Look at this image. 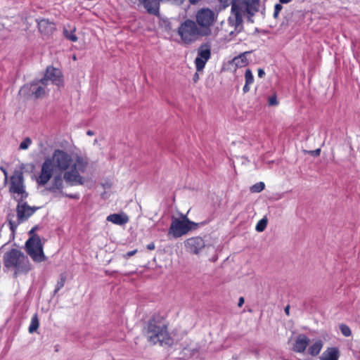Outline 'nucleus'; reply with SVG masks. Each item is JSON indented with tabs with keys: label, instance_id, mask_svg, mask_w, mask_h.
<instances>
[{
	"label": "nucleus",
	"instance_id": "nucleus-32",
	"mask_svg": "<svg viewBox=\"0 0 360 360\" xmlns=\"http://www.w3.org/2000/svg\"><path fill=\"white\" fill-rule=\"evenodd\" d=\"M278 104L276 96H273L269 98V105H276Z\"/></svg>",
	"mask_w": 360,
	"mask_h": 360
},
{
	"label": "nucleus",
	"instance_id": "nucleus-10",
	"mask_svg": "<svg viewBox=\"0 0 360 360\" xmlns=\"http://www.w3.org/2000/svg\"><path fill=\"white\" fill-rule=\"evenodd\" d=\"M211 57V46L209 43L202 44L197 51V57L195 59V65L198 72H202L206 63Z\"/></svg>",
	"mask_w": 360,
	"mask_h": 360
},
{
	"label": "nucleus",
	"instance_id": "nucleus-44",
	"mask_svg": "<svg viewBox=\"0 0 360 360\" xmlns=\"http://www.w3.org/2000/svg\"><path fill=\"white\" fill-rule=\"evenodd\" d=\"M200 0H189V2L191 4H197L198 2H199Z\"/></svg>",
	"mask_w": 360,
	"mask_h": 360
},
{
	"label": "nucleus",
	"instance_id": "nucleus-19",
	"mask_svg": "<svg viewBox=\"0 0 360 360\" xmlns=\"http://www.w3.org/2000/svg\"><path fill=\"white\" fill-rule=\"evenodd\" d=\"M251 51H245L238 56L234 57L231 61L232 65L236 68H243L248 64L247 56L250 55Z\"/></svg>",
	"mask_w": 360,
	"mask_h": 360
},
{
	"label": "nucleus",
	"instance_id": "nucleus-13",
	"mask_svg": "<svg viewBox=\"0 0 360 360\" xmlns=\"http://www.w3.org/2000/svg\"><path fill=\"white\" fill-rule=\"evenodd\" d=\"M38 209V207H30L26 202H19L16 207L18 221L22 222L27 220Z\"/></svg>",
	"mask_w": 360,
	"mask_h": 360
},
{
	"label": "nucleus",
	"instance_id": "nucleus-3",
	"mask_svg": "<svg viewBox=\"0 0 360 360\" xmlns=\"http://www.w3.org/2000/svg\"><path fill=\"white\" fill-rule=\"evenodd\" d=\"M144 335L151 344H169L170 336L167 326L160 318H151L144 328Z\"/></svg>",
	"mask_w": 360,
	"mask_h": 360
},
{
	"label": "nucleus",
	"instance_id": "nucleus-5",
	"mask_svg": "<svg viewBox=\"0 0 360 360\" xmlns=\"http://www.w3.org/2000/svg\"><path fill=\"white\" fill-rule=\"evenodd\" d=\"M181 39L186 44L195 41L200 37H205L211 33L203 32L198 25L191 20H187L184 22L178 30Z\"/></svg>",
	"mask_w": 360,
	"mask_h": 360
},
{
	"label": "nucleus",
	"instance_id": "nucleus-30",
	"mask_svg": "<svg viewBox=\"0 0 360 360\" xmlns=\"http://www.w3.org/2000/svg\"><path fill=\"white\" fill-rule=\"evenodd\" d=\"M283 8V6H281V4H276L274 6V17L275 18H277L278 15H279V13L281 12V11L282 10Z\"/></svg>",
	"mask_w": 360,
	"mask_h": 360
},
{
	"label": "nucleus",
	"instance_id": "nucleus-42",
	"mask_svg": "<svg viewBox=\"0 0 360 360\" xmlns=\"http://www.w3.org/2000/svg\"><path fill=\"white\" fill-rule=\"evenodd\" d=\"M221 4H224V6L226 7L229 4V0H219Z\"/></svg>",
	"mask_w": 360,
	"mask_h": 360
},
{
	"label": "nucleus",
	"instance_id": "nucleus-20",
	"mask_svg": "<svg viewBox=\"0 0 360 360\" xmlns=\"http://www.w3.org/2000/svg\"><path fill=\"white\" fill-rule=\"evenodd\" d=\"M143 6L148 13L157 14L159 10V2L158 0H143Z\"/></svg>",
	"mask_w": 360,
	"mask_h": 360
},
{
	"label": "nucleus",
	"instance_id": "nucleus-22",
	"mask_svg": "<svg viewBox=\"0 0 360 360\" xmlns=\"http://www.w3.org/2000/svg\"><path fill=\"white\" fill-rule=\"evenodd\" d=\"M323 347V342L321 340L316 341L309 348V352L312 356H316L319 354Z\"/></svg>",
	"mask_w": 360,
	"mask_h": 360
},
{
	"label": "nucleus",
	"instance_id": "nucleus-18",
	"mask_svg": "<svg viewBox=\"0 0 360 360\" xmlns=\"http://www.w3.org/2000/svg\"><path fill=\"white\" fill-rule=\"evenodd\" d=\"M37 24L39 31L46 34L52 33L55 30L54 24L46 19L39 20Z\"/></svg>",
	"mask_w": 360,
	"mask_h": 360
},
{
	"label": "nucleus",
	"instance_id": "nucleus-21",
	"mask_svg": "<svg viewBox=\"0 0 360 360\" xmlns=\"http://www.w3.org/2000/svg\"><path fill=\"white\" fill-rule=\"evenodd\" d=\"M76 28L75 27H70V25L65 26L63 27V34L66 39L71 41H77V37L75 34Z\"/></svg>",
	"mask_w": 360,
	"mask_h": 360
},
{
	"label": "nucleus",
	"instance_id": "nucleus-6",
	"mask_svg": "<svg viewBox=\"0 0 360 360\" xmlns=\"http://www.w3.org/2000/svg\"><path fill=\"white\" fill-rule=\"evenodd\" d=\"M198 226V224L190 221L186 216H184L182 219L175 218L172 221L168 234L177 238L193 229H196Z\"/></svg>",
	"mask_w": 360,
	"mask_h": 360
},
{
	"label": "nucleus",
	"instance_id": "nucleus-43",
	"mask_svg": "<svg viewBox=\"0 0 360 360\" xmlns=\"http://www.w3.org/2000/svg\"><path fill=\"white\" fill-rule=\"evenodd\" d=\"M292 0H279L281 4H288L291 2Z\"/></svg>",
	"mask_w": 360,
	"mask_h": 360
},
{
	"label": "nucleus",
	"instance_id": "nucleus-41",
	"mask_svg": "<svg viewBox=\"0 0 360 360\" xmlns=\"http://www.w3.org/2000/svg\"><path fill=\"white\" fill-rule=\"evenodd\" d=\"M285 313L286 314L287 316H289L290 315V305H287L285 307Z\"/></svg>",
	"mask_w": 360,
	"mask_h": 360
},
{
	"label": "nucleus",
	"instance_id": "nucleus-36",
	"mask_svg": "<svg viewBox=\"0 0 360 360\" xmlns=\"http://www.w3.org/2000/svg\"><path fill=\"white\" fill-rule=\"evenodd\" d=\"M265 75V72L263 69L259 68L258 69V77L260 78H263Z\"/></svg>",
	"mask_w": 360,
	"mask_h": 360
},
{
	"label": "nucleus",
	"instance_id": "nucleus-29",
	"mask_svg": "<svg viewBox=\"0 0 360 360\" xmlns=\"http://www.w3.org/2000/svg\"><path fill=\"white\" fill-rule=\"evenodd\" d=\"M32 141L30 138H25L20 144V149L26 150L30 146Z\"/></svg>",
	"mask_w": 360,
	"mask_h": 360
},
{
	"label": "nucleus",
	"instance_id": "nucleus-7",
	"mask_svg": "<svg viewBox=\"0 0 360 360\" xmlns=\"http://www.w3.org/2000/svg\"><path fill=\"white\" fill-rule=\"evenodd\" d=\"M27 254L36 262H41L46 259L43 252V245L38 235H33L25 243Z\"/></svg>",
	"mask_w": 360,
	"mask_h": 360
},
{
	"label": "nucleus",
	"instance_id": "nucleus-28",
	"mask_svg": "<svg viewBox=\"0 0 360 360\" xmlns=\"http://www.w3.org/2000/svg\"><path fill=\"white\" fill-rule=\"evenodd\" d=\"M340 329L342 335L345 337H349L352 334L350 328L347 325L341 324L340 326Z\"/></svg>",
	"mask_w": 360,
	"mask_h": 360
},
{
	"label": "nucleus",
	"instance_id": "nucleus-31",
	"mask_svg": "<svg viewBox=\"0 0 360 360\" xmlns=\"http://www.w3.org/2000/svg\"><path fill=\"white\" fill-rule=\"evenodd\" d=\"M8 223L10 225V229L12 231H14L15 229L17 228L18 225L20 223L19 221H18V223H15L11 220V218H8Z\"/></svg>",
	"mask_w": 360,
	"mask_h": 360
},
{
	"label": "nucleus",
	"instance_id": "nucleus-46",
	"mask_svg": "<svg viewBox=\"0 0 360 360\" xmlns=\"http://www.w3.org/2000/svg\"><path fill=\"white\" fill-rule=\"evenodd\" d=\"M37 227L34 226L30 231V234H32L37 230Z\"/></svg>",
	"mask_w": 360,
	"mask_h": 360
},
{
	"label": "nucleus",
	"instance_id": "nucleus-2",
	"mask_svg": "<svg viewBox=\"0 0 360 360\" xmlns=\"http://www.w3.org/2000/svg\"><path fill=\"white\" fill-rule=\"evenodd\" d=\"M259 6V0H233L231 15L226 22L221 24L222 30L231 37L236 36L243 29V15H254Z\"/></svg>",
	"mask_w": 360,
	"mask_h": 360
},
{
	"label": "nucleus",
	"instance_id": "nucleus-15",
	"mask_svg": "<svg viewBox=\"0 0 360 360\" xmlns=\"http://www.w3.org/2000/svg\"><path fill=\"white\" fill-rule=\"evenodd\" d=\"M309 343V339L303 334L299 335L293 346V350L297 352H303Z\"/></svg>",
	"mask_w": 360,
	"mask_h": 360
},
{
	"label": "nucleus",
	"instance_id": "nucleus-35",
	"mask_svg": "<svg viewBox=\"0 0 360 360\" xmlns=\"http://www.w3.org/2000/svg\"><path fill=\"white\" fill-rule=\"evenodd\" d=\"M136 252V250H132V251H129L125 255H124V257L127 258V257H130L133 255H134Z\"/></svg>",
	"mask_w": 360,
	"mask_h": 360
},
{
	"label": "nucleus",
	"instance_id": "nucleus-9",
	"mask_svg": "<svg viewBox=\"0 0 360 360\" xmlns=\"http://www.w3.org/2000/svg\"><path fill=\"white\" fill-rule=\"evenodd\" d=\"M23 173L21 170H15L10 179L9 191L20 195V201L28 196L24 186Z\"/></svg>",
	"mask_w": 360,
	"mask_h": 360
},
{
	"label": "nucleus",
	"instance_id": "nucleus-23",
	"mask_svg": "<svg viewBox=\"0 0 360 360\" xmlns=\"http://www.w3.org/2000/svg\"><path fill=\"white\" fill-rule=\"evenodd\" d=\"M39 326V321L37 314H34L31 319V323L29 326L28 330L30 333H33L37 331Z\"/></svg>",
	"mask_w": 360,
	"mask_h": 360
},
{
	"label": "nucleus",
	"instance_id": "nucleus-27",
	"mask_svg": "<svg viewBox=\"0 0 360 360\" xmlns=\"http://www.w3.org/2000/svg\"><path fill=\"white\" fill-rule=\"evenodd\" d=\"M245 83L248 84H252L254 82V77L252 71L250 69H247L245 72Z\"/></svg>",
	"mask_w": 360,
	"mask_h": 360
},
{
	"label": "nucleus",
	"instance_id": "nucleus-45",
	"mask_svg": "<svg viewBox=\"0 0 360 360\" xmlns=\"http://www.w3.org/2000/svg\"><path fill=\"white\" fill-rule=\"evenodd\" d=\"M86 134H87L88 136H93V135L94 134V131H91V130H88V131H86Z\"/></svg>",
	"mask_w": 360,
	"mask_h": 360
},
{
	"label": "nucleus",
	"instance_id": "nucleus-25",
	"mask_svg": "<svg viewBox=\"0 0 360 360\" xmlns=\"http://www.w3.org/2000/svg\"><path fill=\"white\" fill-rule=\"evenodd\" d=\"M266 225H267V219L264 217V218L260 219L257 222L255 229L258 232H262L266 229Z\"/></svg>",
	"mask_w": 360,
	"mask_h": 360
},
{
	"label": "nucleus",
	"instance_id": "nucleus-14",
	"mask_svg": "<svg viewBox=\"0 0 360 360\" xmlns=\"http://www.w3.org/2000/svg\"><path fill=\"white\" fill-rule=\"evenodd\" d=\"M46 85L42 84L39 80L38 82H32L30 86H24L20 91H24L29 89L30 92L35 98H41L44 97L46 94Z\"/></svg>",
	"mask_w": 360,
	"mask_h": 360
},
{
	"label": "nucleus",
	"instance_id": "nucleus-34",
	"mask_svg": "<svg viewBox=\"0 0 360 360\" xmlns=\"http://www.w3.org/2000/svg\"><path fill=\"white\" fill-rule=\"evenodd\" d=\"M308 153L309 154H311V155H313V156H319L320 155V153H321V149L318 148V149L314 150H310V151H308Z\"/></svg>",
	"mask_w": 360,
	"mask_h": 360
},
{
	"label": "nucleus",
	"instance_id": "nucleus-24",
	"mask_svg": "<svg viewBox=\"0 0 360 360\" xmlns=\"http://www.w3.org/2000/svg\"><path fill=\"white\" fill-rule=\"evenodd\" d=\"M66 281V274L65 273H62L59 276V280L57 282L56 285V289L54 290V293H56L59 290H60L65 285Z\"/></svg>",
	"mask_w": 360,
	"mask_h": 360
},
{
	"label": "nucleus",
	"instance_id": "nucleus-4",
	"mask_svg": "<svg viewBox=\"0 0 360 360\" xmlns=\"http://www.w3.org/2000/svg\"><path fill=\"white\" fill-rule=\"evenodd\" d=\"M5 268L14 270L16 276L19 273H27L30 270V263L27 256L18 249H11L6 252L3 257Z\"/></svg>",
	"mask_w": 360,
	"mask_h": 360
},
{
	"label": "nucleus",
	"instance_id": "nucleus-26",
	"mask_svg": "<svg viewBox=\"0 0 360 360\" xmlns=\"http://www.w3.org/2000/svg\"><path fill=\"white\" fill-rule=\"evenodd\" d=\"M264 186H265V185L263 182H259V183H257L255 185H253L250 188V191L252 193H259L264 190Z\"/></svg>",
	"mask_w": 360,
	"mask_h": 360
},
{
	"label": "nucleus",
	"instance_id": "nucleus-37",
	"mask_svg": "<svg viewBox=\"0 0 360 360\" xmlns=\"http://www.w3.org/2000/svg\"><path fill=\"white\" fill-rule=\"evenodd\" d=\"M250 84H248L247 83L245 84L243 89V91L245 94L250 91Z\"/></svg>",
	"mask_w": 360,
	"mask_h": 360
},
{
	"label": "nucleus",
	"instance_id": "nucleus-33",
	"mask_svg": "<svg viewBox=\"0 0 360 360\" xmlns=\"http://www.w3.org/2000/svg\"><path fill=\"white\" fill-rule=\"evenodd\" d=\"M0 169L2 171L4 175V183L6 184L8 181V172L5 168L0 167Z\"/></svg>",
	"mask_w": 360,
	"mask_h": 360
},
{
	"label": "nucleus",
	"instance_id": "nucleus-38",
	"mask_svg": "<svg viewBox=\"0 0 360 360\" xmlns=\"http://www.w3.org/2000/svg\"><path fill=\"white\" fill-rule=\"evenodd\" d=\"M155 248V245L154 243H150L147 245V249L149 250H153Z\"/></svg>",
	"mask_w": 360,
	"mask_h": 360
},
{
	"label": "nucleus",
	"instance_id": "nucleus-1",
	"mask_svg": "<svg viewBox=\"0 0 360 360\" xmlns=\"http://www.w3.org/2000/svg\"><path fill=\"white\" fill-rule=\"evenodd\" d=\"M88 165V160L82 156L73 157L63 150L56 149L52 156L46 158L41 164L36 182L39 186H46V190L56 197L77 199L78 195L63 192L64 181L70 186L83 185L85 179L80 174L86 172Z\"/></svg>",
	"mask_w": 360,
	"mask_h": 360
},
{
	"label": "nucleus",
	"instance_id": "nucleus-40",
	"mask_svg": "<svg viewBox=\"0 0 360 360\" xmlns=\"http://www.w3.org/2000/svg\"><path fill=\"white\" fill-rule=\"evenodd\" d=\"M244 302H245L244 298L243 297H240L238 300V306L239 307H241L243 306V304H244Z\"/></svg>",
	"mask_w": 360,
	"mask_h": 360
},
{
	"label": "nucleus",
	"instance_id": "nucleus-16",
	"mask_svg": "<svg viewBox=\"0 0 360 360\" xmlns=\"http://www.w3.org/2000/svg\"><path fill=\"white\" fill-rule=\"evenodd\" d=\"M129 217L124 212L112 214L107 217V221L117 225H124L129 221Z\"/></svg>",
	"mask_w": 360,
	"mask_h": 360
},
{
	"label": "nucleus",
	"instance_id": "nucleus-12",
	"mask_svg": "<svg viewBox=\"0 0 360 360\" xmlns=\"http://www.w3.org/2000/svg\"><path fill=\"white\" fill-rule=\"evenodd\" d=\"M184 245L188 252L198 255L205 247V243L201 237H192L185 240Z\"/></svg>",
	"mask_w": 360,
	"mask_h": 360
},
{
	"label": "nucleus",
	"instance_id": "nucleus-39",
	"mask_svg": "<svg viewBox=\"0 0 360 360\" xmlns=\"http://www.w3.org/2000/svg\"><path fill=\"white\" fill-rule=\"evenodd\" d=\"M199 74L198 72H195V75H193V80L195 83H196L198 80H199Z\"/></svg>",
	"mask_w": 360,
	"mask_h": 360
},
{
	"label": "nucleus",
	"instance_id": "nucleus-11",
	"mask_svg": "<svg viewBox=\"0 0 360 360\" xmlns=\"http://www.w3.org/2000/svg\"><path fill=\"white\" fill-rule=\"evenodd\" d=\"M49 81H51L53 84L57 86L62 85L63 78L60 70L53 67H48L46 74L44 77L40 79V82L44 85H47Z\"/></svg>",
	"mask_w": 360,
	"mask_h": 360
},
{
	"label": "nucleus",
	"instance_id": "nucleus-8",
	"mask_svg": "<svg viewBox=\"0 0 360 360\" xmlns=\"http://www.w3.org/2000/svg\"><path fill=\"white\" fill-rule=\"evenodd\" d=\"M198 25L203 32L211 33L210 27L216 20L215 13L210 8H200L195 15Z\"/></svg>",
	"mask_w": 360,
	"mask_h": 360
},
{
	"label": "nucleus",
	"instance_id": "nucleus-17",
	"mask_svg": "<svg viewBox=\"0 0 360 360\" xmlns=\"http://www.w3.org/2000/svg\"><path fill=\"white\" fill-rule=\"evenodd\" d=\"M340 351L338 347H328L322 354L321 360H338Z\"/></svg>",
	"mask_w": 360,
	"mask_h": 360
}]
</instances>
